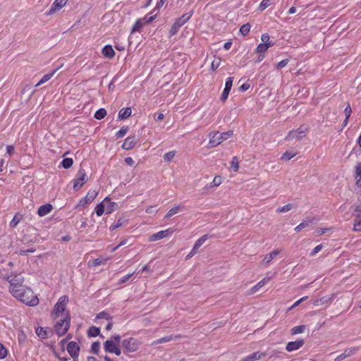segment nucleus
<instances>
[{
    "label": "nucleus",
    "mask_w": 361,
    "mask_h": 361,
    "mask_svg": "<svg viewBox=\"0 0 361 361\" xmlns=\"http://www.w3.org/2000/svg\"><path fill=\"white\" fill-rule=\"evenodd\" d=\"M355 179L356 185L361 187V162L358 163L355 166Z\"/></svg>",
    "instance_id": "obj_26"
},
{
    "label": "nucleus",
    "mask_w": 361,
    "mask_h": 361,
    "mask_svg": "<svg viewBox=\"0 0 361 361\" xmlns=\"http://www.w3.org/2000/svg\"><path fill=\"white\" fill-rule=\"evenodd\" d=\"M208 238L209 235L207 234L202 235L201 238H200L195 241L193 247L195 249L198 250V248L200 247Z\"/></svg>",
    "instance_id": "obj_33"
},
{
    "label": "nucleus",
    "mask_w": 361,
    "mask_h": 361,
    "mask_svg": "<svg viewBox=\"0 0 361 361\" xmlns=\"http://www.w3.org/2000/svg\"><path fill=\"white\" fill-rule=\"evenodd\" d=\"M67 350L71 357H78V353L80 351L79 345L75 341H71L68 343Z\"/></svg>",
    "instance_id": "obj_12"
},
{
    "label": "nucleus",
    "mask_w": 361,
    "mask_h": 361,
    "mask_svg": "<svg viewBox=\"0 0 361 361\" xmlns=\"http://www.w3.org/2000/svg\"><path fill=\"white\" fill-rule=\"evenodd\" d=\"M89 202L87 201V200L85 198H82L79 202L76 204L75 206V208L76 209H78V208H83L85 207L87 204H88Z\"/></svg>",
    "instance_id": "obj_54"
},
{
    "label": "nucleus",
    "mask_w": 361,
    "mask_h": 361,
    "mask_svg": "<svg viewBox=\"0 0 361 361\" xmlns=\"http://www.w3.org/2000/svg\"><path fill=\"white\" fill-rule=\"evenodd\" d=\"M67 1L68 0H55L52 4L51 8H49V11L46 13L47 16L52 15L56 11L63 8L66 5Z\"/></svg>",
    "instance_id": "obj_11"
},
{
    "label": "nucleus",
    "mask_w": 361,
    "mask_h": 361,
    "mask_svg": "<svg viewBox=\"0 0 361 361\" xmlns=\"http://www.w3.org/2000/svg\"><path fill=\"white\" fill-rule=\"evenodd\" d=\"M261 39L262 41V43L268 44V43H273L272 42H270V37L268 34L264 33L262 35Z\"/></svg>",
    "instance_id": "obj_59"
},
{
    "label": "nucleus",
    "mask_w": 361,
    "mask_h": 361,
    "mask_svg": "<svg viewBox=\"0 0 361 361\" xmlns=\"http://www.w3.org/2000/svg\"><path fill=\"white\" fill-rule=\"evenodd\" d=\"M334 299V295H331L330 296H324L321 298L317 299L314 301L313 304L315 306H319L323 305H330L333 302Z\"/></svg>",
    "instance_id": "obj_16"
},
{
    "label": "nucleus",
    "mask_w": 361,
    "mask_h": 361,
    "mask_svg": "<svg viewBox=\"0 0 361 361\" xmlns=\"http://www.w3.org/2000/svg\"><path fill=\"white\" fill-rule=\"evenodd\" d=\"M274 43H260L259 44L257 45L256 51L259 54H264L267 51V49L269 47H272Z\"/></svg>",
    "instance_id": "obj_24"
},
{
    "label": "nucleus",
    "mask_w": 361,
    "mask_h": 361,
    "mask_svg": "<svg viewBox=\"0 0 361 361\" xmlns=\"http://www.w3.org/2000/svg\"><path fill=\"white\" fill-rule=\"evenodd\" d=\"M293 207V205L292 204H287L281 207H279L276 209V212L279 213H285L287 212H289L290 209H292Z\"/></svg>",
    "instance_id": "obj_47"
},
{
    "label": "nucleus",
    "mask_w": 361,
    "mask_h": 361,
    "mask_svg": "<svg viewBox=\"0 0 361 361\" xmlns=\"http://www.w3.org/2000/svg\"><path fill=\"white\" fill-rule=\"evenodd\" d=\"M53 209L52 204L47 203L40 206L37 210V214L39 216H44L51 212Z\"/></svg>",
    "instance_id": "obj_19"
},
{
    "label": "nucleus",
    "mask_w": 361,
    "mask_h": 361,
    "mask_svg": "<svg viewBox=\"0 0 361 361\" xmlns=\"http://www.w3.org/2000/svg\"><path fill=\"white\" fill-rule=\"evenodd\" d=\"M143 25H145V23L142 19L137 20L132 27L131 32H135L136 31H139Z\"/></svg>",
    "instance_id": "obj_43"
},
{
    "label": "nucleus",
    "mask_w": 361,
    "mask_h": 361,
    "mask_svg": "<svg viewBox=\"0 0 361 361\" xmlns=\"http://www.w3.org/2000/svg\"><path fill=\"white\" fill-rule=\"evenodd\" d=\"M175 155H176V152L171 151V152H169L166 153L165 154H164L163 159H164V161L169 163V162H171L173 159Z\"/></svg>",
    "instance_id": "obj_42"
},
{
    "label": "nucleus",
    "mask_w": 361,
    "mask_h": 361,
    "mask_svg": "<svg viewBox=\"0 0 361 361\" xmlns=\"http://www.w3.org/2000/svg\"><path fill=\"white\" fill-rule=\"evenodd\" d=\"M221 183V178L220 176H215L211 183L212 186H219Z\"/></svg>",
    "instance_id": "obj_58"
},
{
    "label": "nucleus",
    "mask_w": 361,
    "mask_h": 361,
    "mask_svg": "<svg viewBox=\"0 0 361 361\" xmlns=\"http://www.w3.org/2000/svg\"><path fill=\"white\" fill-rule=\"evenodd\" d=\"M192 15V13H186L182 15L181 17L177 18L171 27V30L169 31V37L175 35L179 30L180 27H182L189 20Z\"/></svg>",
    "instance_id": "obj_4"
},
{
    "label": "nucleus",
    "mask_w": 361,
    "mask_h": 361,
    "mask_svg": "<svg viewBox=\"0 0 361 361\" xmlns=\"http://www.w3.org/2000/svg\"><path fill=\"white\" fill-rule=\"evenodd\" d=\"M230 91L231 90H227V89H225V88L224 89L223 92H222L221 96V99L222 101H225V100L227 99Z\"/></svg>",
    "instance_id": "obj_63"
},
{
    "label": "nucleus",
    "mask_w": 361,
    "mask_h": 361,
    "mask_svg": "<svg viewBox=\"0 0 361 361\" xmlns=\"http://www.w3.org/2000/svg\"><path fill=\"white\" fill-rule=\"evenodd\" d=\"M233 77L227 78L226 80L224 88L231 90V87L233 86Z\"/></svg>",
    "instance_id": "obj_51"
},
{
    "label": "nucleus",
    "mask_w": 361,
    "mask_h": 361,
    "mask_svg": "<svg viewBox=\"0 0 361 361\" xmlns=\"http://www.w3.org/2000/svg\"><path fill=\"white\" fill-rule=\"evenodd\" d=\"M100 346H101L100 342L99 341H95V342H94L92 344L90 351L92 353H94V354L97 355L99 353V352Z\"/></svg>",
    "instance_id": "obj_48"
},
{
    "label": "nucleus",
    "mask_w": 361,
    "mask_h": 361,
    "mask_svg": "<svg viewBox=\"0 0 361 361\" xmlns=\"http://www.w3.org/2000/svg\"><path fill=\"white\" fill-rule=\"evenodd\" d=\"M174 232V229L169 228L164 231H159V239L171 235Z\"/></svg>",
    "instance_id": "obj_38"
},
{
    "label": "nucleus",
    "mask_w": 361,
    "mask_h": 361,
    "mask_svg": "<svg viewBox=\"0 0 361 361\" xmlns=\"http://www.w3.org/2000/svg\"><path fill=\"white\" fill-rule=\"evenodd\" d=\"M118 345L115 343L113 340H107L104 343V348L106 352L113 353V350Z\"/></svg>",
    "instance_id": "obj_20"
},
{
    "label": "nucleus",
    "mask_w": 361,
    "mask_h": 361,
    "mask_svg": "<svg viewBox=\"0 0 361 361\" xmlns=\"http://www.w3.org/2000/svg\"><path fill=\"white\" fill-rule=\"evenodd\" d=\"M271 5V1L270 0H262L259 5V9L261 11H263L266 9L267 7H269Z\"/></svg>",
    "instance_id": "obj_52"
},
{
    "label": "nucleus",
    "mask_w": 361,
    "mask_h": 361,
    "mask_svg": "<svg viewBox=\"0 0 361 361\" xmlns=\"http://www.w3.org/2000/svg\"><path fill=\"white\" fill-rule=\"evenodd\" d=\"M129 130L128 126H123L115 135V137L118 139L124 137Z\"/></svg>",
    "instance_id": "obj_40"
},
{
    "label": "nucleus",
    "mask_w": 361,
    "mask_h": 361,
    "mask_svg": "<svg viewBox=\"0 0 361 361\" xmlns=\"http://www.w3.org/2000/svg\"><path fill=\"white\" fill-rule=\"evenodd\" d=\"M353 230L355 231H361V216L360 215H356V216H355Z\"/></svg>",
    "instance_id": "obj_39"
},
{
    "label": "nucleus",
    "mask_w": 361,
    "mask_h": 361,
    "mask_svg": "<svg viewBox=\"0 0 361 361\" xmlns=\"http://www.w3.org/2000/svg\"><path fill=\"white\" fill-rule=\"evenodd\" d=\"M250 28H251V25L250 23H246V24H244L240 28V32L243 35V36H246L250 30Z\"/></svg>",
    "instance_id": "obj_44"
},
{
    "label": "nucleus",
    "mask_w": 361,
    "mask_h": 361,
    "mask_svg": "<svg viewBox=\"0 0 361 361\" xmlns=\"http://www.w3.org/2000/svg\"><path fill=\"white\" fill-rule=\"evenodd\" d=\"M24 298L27 300H32L33 298V293L30 289H27V290H25L23 289Z\"/></svg>",
    "instance_id": "obj_53"
},
{
    "label": "nucleus",
    "mask_w": 361,
    "mask_h": 361,
    "mask_svg": "<svg viewBox=\"0 0 361 361\" xmlns=\"http://www.w3.org/2000/svg\"><path fill=\"white\" fill-rule=\"evenodd\" d=\"M137 143V139L135 136H128L122 145V148L125 150L133 149Z\"/></svg>",
    "instance_id": "obj_14"
},
{
    "label": "nucleus",
    "mask_w": 361,
    "mask_h": 361,
    "mask_svg": "<svg viewBox=\"0 0 361 361\" xmlns=\"http://www.w3.org/2000/svg\"><path fill=\"white\" fill-rule=\"evenodd\" d=\"M56 70H54V71L51 72V73H49L46 75H44L41 79L35 85L36 87H38L44 83H45L46 82H47L48 80H49L52 77L53 75H54V73H56Z\"/></svg>",
    "instance_id": "obj_28"
},
{
    "label": "nucleus",
    "mask_w": 361,
    "mask_h": 361,
    "mask_svg": "<svg viewBox=\"0 0 361 361\" xmlns=\"http://www.w3.org/2000/svg\"><path fill=\"white\" fill-rule=\"evenodd\" d=\"M105 211L104 201L98 204L95 207V212L98 216H101Z\"/></svg>",
    "instance_id": "obj_37"
},
{
    "label": "nucleus",
    "mask_w": 361,
    "mask_h": 361,
    "mask_svg": "<svg viewBox=\"0 0 361 361\" xmlns=\"http://www.w3.org/2000/svg\"><path fill=\"white\" fill-rule=\"evenodd\" d=\"M71 316L68 312H66L64 317L58 321L55 324L56 334L59 336L65 335L70 328Z\"/></svg>",
    "instance_id": "obj_3"
},
{
    "label": "nucleus",
    "mask_w": 361,
    "mask_h": 361,
    "mask_svg": "<svg viewBox=\"0 0 361 361\" xmlns=\"http://www.w3.org/2000/svg\"><path fill=\"white\" fill-rule=\"evenodd\" d=\"M181 207L180 205H177L171 208L168 213L165 215L164 219H169L172 216L176 214L178 212L180 211Z\"/></svg>",
    "instance_id": "obj_32"
},
{
    "label": "nucleus",
    "mask_w": 361,
    "mask_h": 361,
    "mask_svg": "<svg viewBox=\"0 0 361 361\" xmlns=\"http://www.w3.org/2000/svg\"><path fill=\"white\" fill-rule=\"evenodd\" d=\"M344 113H345V116L347 117V119H349V117L350 116L351 113H352V110H351L350 104H348V105L345 108Z\"/></svg>",
    "instance_id": "obj_61"
},
{
    "label": "nucleus",
    "mask_w": 361,
    "mask_h": 361,
    "mask_svg": "<svg viewBox=\"0 0 361 361\" xmlns=\"http://www.w3.org/2000/svg\"><path fill=\"white\" fill-rule=\"evenodd\" d=\"M106 202V204L105 205V211L106 214H111L112 213L116 207L117 206V204L114 202H109L107 201V198H105L104 200V202Z\"/></svg>",
    "instance_id": "obj_25"
},
{
    "label": "nucleus",
    "mask_w": 361,
    "mask_h": 361,
    "mask_svg": "<svg viewBox=\"0 0 361 361\" xmlns=\"http://www.w3.org/2000/svg\"><path fill=\"white\" fill-rule=\"evenodd\" d=\"M281 250L276 249L271 251L270 253L266 255L263 259L261 262V264L264 266L265 267H267L270 262L277 256L280 254Z\"/></svg>",
    "instance_id": "obj_10"
},
{
    "label": "nucleus",
    "mask_w": 361,
    "mask_h": 361,
    "mask_svg": "<svg viewBox=\"0 0 361 361\" xmlns=\"http://www.w3.org/2000/svg\"><path fill=\"white\" fill-rule=\"evenodd\" d=\"M233 135L232 130H228L222 133L219 132L210 133L209 134V145L210 147H214L222 143L224 140H226Z\"/></svg>",
    "instance_id": "obj_2"
},
{
    "label": "nucleus",
    "mask_w": 361,
    "mask_h": 361,
    "mask_svg": "<svg viewBox=\"0 0 361 361\" xmlns=\"http://www.w3.org/2000/svg\"><path fill=\"white\" fill-rule=\"evenodd\" d=\"M271 279V277H264L263 279H262L260 281H259L256 285H255L252 288H251L248 292V295H252L257 292L261 288L264 286Z\"/></svg>",
    "instance_id": "obj_13"
},
{
    "label": "nucleus",
    "mask_w": 361,
    "mask_h": 361,
    "mask_svg": "<svg viewBox=\"0 0 361 361\" xmlns=\"http://www.w3.org/2000/svg\"><path fill=\"white\" fill-rule=\"evenodd\" d=\"M87 336L89 337H96L98 336L103 337L102 335H100V329L96 326H91L89 328L87 331Z\"/></svg>",
    "instance_id": "obj_27"
},
{
    "label": "nucleus",
    "mask_w": 361,
    "mask_h": 361,
    "mask_svg": "<svg viewBox=\"0 0 361 361\" xmlns=\"http://www.w3.org/2000/svg\"><path fill=\"white\" fill-rule=\"evenodd\" d=\"M132 113V110L130 107L123 108L118 113V119L123 120L128 118Z\"/></svg>",
    "instance_id": "obj_21"
},
{
    "label": "nucleus",
    "mask_w": 361,
    "mask_h": 361,
    "mask_svg": "<svg viewBox=\"0 0 361 361\" xmlns=\"http://www.w3.org/2000/svg\"><path fill=\"white\" fill-rule=\"evenodd\" d=\"M102 55L106 59H113L115 56V51L111 45H105L102 50Z\"/></svg>",
    "instance_id": "obj_18"
},
{
    "label": "nucleus",
    "mask_w": 361,
    "mask_h": 361,
    "mask_svg": "<svg viewBox=\"0 0 361 361\" xmlns=\"http://www.w3.org/2000/svg\"><path fill=\"white\" fill-rule=\"evenodd\" d=\"M126 224H127V220L121 217L118 219L117 222L114 224H112L109 228H110V230L113 231L118 227L125 226Z\"/></svg>",
    "instance_id": "obj_31"
},
{
    "label": "nucleus",
    "mask_w": 361,
    "mask_h": 361,
    "mask_svg": "<svg viewBox=\"0 0 361 361\" xmlns=\"http://www.w3.org/2000/svg\"><path fill=\"white\" fill-rule=\"evenodd\" d=\"M295 155H296V153H293V152H291L286 151V152H284L283 154V155L281 156V159L283 161H289L293 157H294Z\"/></svg>",
    "instance_id": "obj_49"
},
{
    "label": "nucleus",
    "mask_w": 361,
    "mask_h": 361,
    "mask_svg": "<svg viewBox=\"0 0 361 361\" xmlns=\"http://www.w3.org/2000/svg\"><path fill=\"white\" fill-rule=\"evenodd\" d=\"M221 64V59H214L212 63V66H211V68L212 70H216L217 69L219 66Z\"/></svg>",
    "instance_id": "obj_56"
},
{
    "label": "nucleus",
    "mask_w": 361,
    "mask_h": 361,
    "mask_svg": "<svg viewBox=\"0 0 361 361\" xmlns=\"http://www.w3.org/2000/svg\"><path fill=\"white\" fill-rule=\"evenodd\" d=\"M8 351L4 345L0 343V359H4L7 356Z\"/></svg>",
    "instance_id": "obj_50"
},
{
    "label": "nucleus",
    "mask_w": 361,
    "mask_h": 361,
    "mask_svg": "<svg viewBox=\"0 0 361 361\" xmlns=\"http://www.w3.org/2000/svg\"><path fill=\"white\" fill-rule=\"evenodd\" d=\"M68 301V298L66 295H63L59 298L51 313V317L54 319H56L60 316L61 313L64 312Z\"/></svg>",
    "instance_id": "obj_5"
},
{
    "label": "nucleus",
    "mask_w": 361,
    "mask_h": 361,
    "mask_svg": "<svg viewBox=\"0 0 361 361\" xmlns=\"http://www.w3.org/2000/svg\"><path fill=\"white\" fill-rule=\"evenodd\" d=\"M305 344V340L302 338L298 339L295 341H290L286 345V350L293 352L299 350Z\"/></svg>",
    "instance_id": "obj_9"
},
{
    "label": "nucleus",
    "mask_w": 361,
    "mask_h": 361,
    "mask_svg": "<svg viewBox=\"0 0 361 361\" xmlns=\"http://www.w3.org/2000/svg\"><path fill=\"white\" fill-rule=\"evenodd\" d=\"M265 353H262L259 351H256L250 355H248L247 356L243 357L239 361H255L257 360H259L264 356H265Z\"/></svg>",
    "instance_id": "obj_17"
},
{
    "label": "nucleus",
    "mask_w": 361,
    "mask_h": 361,
    "mask_svg": "<svg viewBox=\"0 0 361 361\" xmlns=\"http://www.w3.org/2000/svg\"><path fill=\"white\" fill-rule=\"evenodd\" d=\"M35 333L37 335V336L39 337L41 339H45L49 336L48 330L42 326L37 327L35 329Z\"/></svg>",
    "instance_id": "obj_23"
},
{
    "label": "nucleus",
    "mask_w": 361,
    "mask_h": 361,
    "mask_svg": "<svg viewBox=\"0 0 361 361\" xmlns=\"http://www.w3.org/2000/svg\"><path fill=\"white\" fill-rule=\"evenodd\" d=\"M5 279L9 282V291L15 298L30 306H35L38 304L37 298H33L32 300L24 298L23 286L24 278L21 274L11 273L6 275Z\"/></svg>",
    "instance_id": "obj_1"
},
{
    "label": "nucleus",
    "mask_w": 361,
    "mask_h": 361,
    "mask_svg": "<svg viewBox=\"0 0 361 361\" xmlns=\"http://www.w3.org/2000/svg\"><path fill=\"white\" fill-rule=\"evenodd\" d=\"M121 343L125 350L130 353L136 351L140 344L137 339L133 337L123 339Z\"/></svg>",
    "instance_id": "obj_8"
},
{
    "label": "nucleus",
    "mask_w": 361,
    "mask_h": 361,
    "mask_svg": "<svg viewBox=\"0 0 361 361\" xmlns=\"http://www.w3.org/2000/svg\"><path fill=\"white\" fill-rule=\"evenodd\" d=\"M106 115V111L104 108L98 109L94 114V118L97 120L104 118Z\"/></svg>",
    "instance_id": "obj_36"
},
{
    "label": "nucleus",
    "mask_w": 361,
    "mask_h": 361,
    "mask_svg": "<svg viewBox=\"0 0 361 361\" xmlns=\"http://www.w3.org/2000/svg\"><path fill=\"white\" fill-rule=\"evenodd\" d=\"M305 329H306V326H305V325L295 326L291 329L290 334L292 335L302 334L305 331Z\"/></svg>",
    "instance_id": "obj_30"
},
{
    "label": "nucleus",
    "mask_w": 361,
    "mask_h": 361,
    "mask_svg": "<svg viewBox=\"0 0 361 361\" xmlns=\"http://www.w3.org/2000/svg\"><path fill=\"white\" fill-rule=\"evenodd\" d=\"M103 263H104V261L100 258L94 259L92 261V265L95 266V267L99 266V265L102 264Z\"/></svg>",
    "instance_id": "obj_64"
},
{
    "label": "nucleus",
    "mask_w": 361,
    "mask_h": 361,
    "mask_svg": "<svg viewBox=\"0 0 361 361\" xmlns=\"http://www.w3.org/2000/svg\"><path fill=\"white\" fill-rule=\"evenodd\" d=\"M21 219H22V215L18 214H16L14 216V217L13 218V219L10 222V224H9L10 227L11 228L16 227V226L20 221Z\"/></svg>",
    "instance_id": "obj_41"
},
{
    "label": "nucleus",
    "mask_w": 361,
    "mask_h": 361,
    "mask_svg": "<svg viewBox=\"0 0 361 361\" xmlns=\"http://www.w3.org/2000/svg\"><path fill=\"white\" fill-rule=\"evenodd\" d=\"M357 351V348H350L345 349L343 353L338 355L335 358V361H341V360L354 355Z\"/></svg>",
    "instance_id": "obj_15"
},
{
    "label": "nucleus",
    "mask_w": 361,
    "mask_h": 361,
    "mask_svg": "<svg viewBox=\"0 0 361 361\" xmlns=\"http://www.w3.org/2000/svg\"><path fill=\"white\" fill-rule=\"evenodd\" d=\"M88 178L83 168H80L77 173V178L73 180V189L80 190L87 181Z\"/></svg>",
    "instance_id": "obj_7"
},
{
    "label": "nucleus",
    "mask_w": 361,
    "mask_h": 361,
    "mask_svg": "<svg viewBox=\"0 0 361 361\" xmlns=\"http://www.w3.org/2000/svg\"><path fill=\"white\" fill-rule=\"evenodd\" d=\"M323 246L322 244H319L317 245L310 252L311 256L315 255L317 253H318L322 249Z\"/></svg>",
    "instance_id": "obj_60"
},
{
    "label": "nucleus",
    "mask_w": 361,
    "mask_h": 361,
    "mask_svg": "<svg viewBox=\"0 0 361 361\" xmlns=\"http://www.w3.org/2000/svg\"><path fill=\"white\" fill-rule=\"evenodd\" d=\"M98 192L95 190H90L88 191L87 195L84 197L87 200V201L90 203H91L95 197L97 196Z\"/></svg>",
    "instance_id": "obj_35"
},
{
    "label": "nucleus",
    "mask_w": 361,
    "mask_h": 361,
    "mask_svg": "<svg viewBox=\"0 0 361 361\" xmlns=\"http://www.w3.org/2000/svg\"><path fill=\"white\" fill-rule=\"evenodd\" d=\"M289 60L288 59H283L276 64V68L281 69L285 67L288 63Z\"/></svg>",
    "instance_id": "obj_57"
},
{
    "label": "nucleus",
    "mask_w": 361,
    "mask_h": 361,
    "mask_svg": "<svg viewBox=\"0 0 361 361\" xmlns=\"http://www.w3.org/2000/svg\"><path fill=\"white\" fill-rule=\"evenodd\" d=\"M96 319H104L108 321H111L112 319V317L106 312L102 311V312H99V314H97V315L96 316Z\"/></svg>",
    "instance_id": "obj_45"
},
{
    "label": "nucleus",
    "mask_w": 361,
    "mask_h": 361,
    "mask_svg": "<svg viewBox=\"0 0 361 361\" xmlns=\"http://www.w3.org/2000/svg\"><path fill=\"white\" fill-rule=\"evenodd\" d=\"M35 250H36L35 248H33V247L30 248V249H27V250H20L19 251V254L20 255H27L28 253L34 252H35Z\"/></svg>",
    "instance_id": "obj_62"
},
{
    "label": "nucleus",
    "mask_w": 361,
    "mask_h": 361,
    "mask_svg": "<svg viewBox=\"0 0 361 361\" xmlns=\"http://www.w3.org/2000/svg\"><path fill=\"white\" fill-rule=\"evenodd\" d=\"M314 222V219H307V220H305L303 221L302 222H301L300 224H298L295 228V231L296 232H300L301 230H302L303 228L309 226L310 224H312V223Z\"/></svg>",
    "instance_id": "obj_22"
},
{
    "label": "nucleus",
    "mask_w": 361,
    "mask_h": 361,
    "mask_svg": "<svg viewBox=\"0 0 361 361\" xmlns=\"http://www.w3.org/2000/svg\"><path fill=\"white\" fill-rule=\"evenodd\" d=\"M73 160L72 158H64L61 163V165L65 169H70L73 166Z\"/></svg>",
    "instance_id": "obj_34"
},
{
    "label": "nucleus",
    "mask_w": 361,
    "mask_h": 361,
    "mask_svg": "<svg viewBox=\"0 0 361 361\" xmlns=\"http://www.w3.org/2000/svg\"><path fill=\"white\" fill-rule=\"evenodd\" d=\"M153 12L147 14L142 20L145 25H148L152 23L157 16V13L152 14Z\"/></svg>",
    "instance_id": "obj_29"
},
{
    "label": "nucleus",
    "mask_w": 361,
    "mask_h": 361,
    "mask_svg": "<svg viewBox=\"0 0 361 361\" xmlns=\"http://www.w3.org/2000/svg\"><path fill=\"white\" fill-rule=\"evenodd\" d=\"M133 274L134 273L128 274L123 276L121 279H120L118 283L121 284L128 282L130 280V279L133 276Z\"/></svg>",
    "instance_id": "obj_55"
},
{
    "label": "nucleus",
    "mask_w": 361,
    "mask_h": 361,
    "mask_svg": "<svg viewBox=\"0 0 361 361\" xmlns=\"http://www.w3.org/2000/svg\"><path fill=\"white\" fill-rule=\"evenodd\" d=\"M307 130V126L302 125L296 130H290L288 133V135L285 137V140L288 141L293 139L300 140L301 139L305 137Z\"/></svg>",
    "instance_id": "obj_6"
},
{
    "label": "nucleus",
    "mask_w": 361,
    "mask_h": 361,
    "mask_svg": "<svg viewBox=\"0 0 361 361\" xmlns=\"http://www.w3.org/2000/svg\"><path fill=\"white\" fill-rule=\"evenodd\" d=\"M231 167L232 170L235 172H237L239 169V161L236 157H234L232 158L231 162Z\"/></svg>",
    "instance_id": "obj_46"
}]
</instances>
